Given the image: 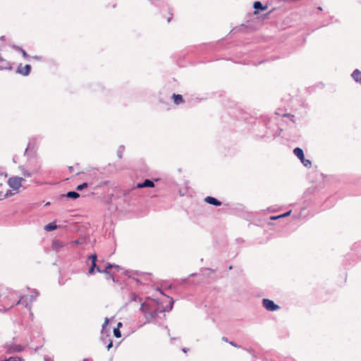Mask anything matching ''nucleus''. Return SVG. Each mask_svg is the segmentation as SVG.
Listing matches in <instances>:
<instances>
[{
    "label": "nucleus",
    "mask_w": 361,
    "mask_h": 361,
    "mask_svg": "<svg viewBox=\"0 0 361 361\" xmlns=\"http://www.w3.org/2000/svg\"><path fill=\"white\" fill-rule=\"evenodd\" d=\"M39 169H34L32 171H31V173H32V175L37 174V173H39Z\"/></svg>",
    "instance_id": "obj_28"
},
{
    "label": "nucleus",
    "mask_w": 361,
    "mask_h": 361,
    "mask_svg": "<svg viewBox=\"0 0 361 361\" xmlns=\"http://www.w3.org/2000/svg\"><path fill=\"white\" fill-rule=\"evenodd\" d=\"M172 98L173 99L174 103L177 105L183 103V99L180 94H173Z\"/></svg>",
    "instance_id": "obj_14"
},
{
    "label": "nucleus",
    "mask_w": 361,
    "mask_h": 361,
    "mask_svg": "<svg viewBox=\"0 0 361 361\" xmlns=\"http://www.w3.org/2000/svg\"><path fill=\"white\" fill-rule=\"evenodd\" d=\"M195 275H196V274H192L190 275V276H195Z\"/></svg>",
    "instance_id": "obj_36"
},
{
    "label": "nucleus",
    "mask_w": 361,
    "mask_h": 361,
    "mask_svg": "<svg viewBox=\"0 0 361 361\" xmlns=\"http://www.w3.org/2000/svg\"><path fill=\"white\" fill-rule=\"evenodd\" d=\"M109 337H110V336L108 334H106V333H104V335L101 334V340H102V343L104 344H106V343H108L109 339H110Z\"/></svg>",
    "instance_id": "obj_20"
},
{
    "label": "nucleus",
    "mask_w": 361,
    "mask_h": 361,
    "mask_svg": "<svg viewBox=\"0 0 361 361\" xmlns=\"http://www.w3.org/2000/svg\"><path fill=\"white\" fill-rule=\"evenodd\" d=\"M169 306L164 307L161 303L154 299L147 298L140 305V311L145 318V324L151 323L157 317H159V314L165 317V312L171 311L173 307L174 301L169 298Z\"/></svg>",
    "instance_id": "obj_2"
},
{
    "label": "nucleus",
    "mask_w": 361,
    "mask_h": 361,
    "mask_svg": "<svg viewBox=\"0 0 361 361\" xmlns=\"http://www.w3.org/2000/svg\"><path fill=\"white\" fill-rule=\"evenodd\" d=\"M253 7L255 9H260L262 11H264L267 8V6H263L260 1H255L253 4Z\"/></svg>",
    "instance_id": "obj_18"
},
{
    "label": "nucleus",
    "mask_w": 361,
    "mask_h": 361,
    "mask_svg": "<svg viewBox=\"0 0 361 361\" xmlns=\"http://www.w3.org/2000/svg\"><path fill=\"white\" fill-rule=\"evenodd\" d=\"M109 322V319L106 317L105 318V320H104V324H102V332H101V334L104 335V333H106V331H105V328L106 326L108 325Z\"/></svg>",
    "instance_id": "obj_22"
},
{
    "label": "nucleus",
    "mask_w": 361,
    "mask_h": 361,
    "mask_svg": "<svg viewBox=\"0 0 361 361\" xmlns=\"http://www.w3.org/2000/svg\"><path fill=\"white\" fill-rule=\"evenodd\" d=\"M56 228H57V225L54 222L48 224L47 225H46L44 226V230L48 232L52 231Z\"/></svg>",
    "instance_id": "obj_15"
},
{
    "label": "nucleus",
    "mask_w": 361,
    "mask_h": 361,
    "mask_svg": "<svg viewBox=\"0 0 361 361\" xmlns=\"http://www.w3.org/2000/svg\"><path fill=\"white\" fill-rule=\"evenodd\" d=\"M204 202L208 203V204L216 206V207H219V206L221 205V201H219L216 198H215L214 197H211V196L206 197L204 198Z\"/></svg>",
    "instance_id": "obj_11"
},
{
    "label": "nucleus",
    "mask_w": 361,
    "mask_h": 361,
    "mask_svg": "<svg viewBox=\"0 0 361 361\" xmlns=\"http://www.w3.org/2000/svg\"><path fill=\"white\" fill-rule=\"evenodd\" d=\"M67 245V243L56 239L53 240L51 247L54 251L59 252L61 250L63 247H66Z\"/></svg>",
    "instance_id": "obj_9"
},
{
    "label": "nucleus",
    "mask_w": 361,
    "mask_h": 361,
    "mask_svg": "<svg viewBox=\"0 0 361 361\" xmlns=\"http://www.w3.org/2000/svg\"><path fill=\"white\" fill-rule=\"evenodd\" d=\"M222 340L225 342H228V339L226 337H222Z\"/></svg>",
    "instance_id": "obj_34"
},
{
    "label": "nucleus",
    "mask_w": 361,
    "mask_h": 361,
    "mask_svg": "<svg viewBox=\"0 0 361 361\" xmlns=\"http://www.w3.org/2000/svg\"><path fill=\"white\" fill-rule=\"evenodd\" d=\"M82 361H91V360H89V359H87V358H84V359L82 360Z\"/></svg>",
    "instance_id": "obj_35"
},
{
    "label": "nucleus",
    "mask_w": 361,
    "mask_h": 361,
    "mask_svg": "<svg viewBox=\"0 0 361 361\" xmlns=\"http://www.w3.org/2000/svg\"><path fill=\"white\" fill-rule=\"evenodd\" d=\"M154 183L153 180L150 179H145L142 183H138L135 188H154Z\"/></svg>",
    "instance_id": "obj_10"
},
{
    "label": "nucleus",
    "mask_w": 361,
    "mask_h": 361,
    "mask_svg": "<svg viewBox=\"0 0 361 361\" xmlns=\"http://www.w3.org/2000/svg\"><path fill=\"white\" fill-rule=\"evenodd\" d=\"M8 192H6L5 195V197H8Z\"/></svg>",
    "instance_id": "obj_37"
},
{
    "label": "nucleus",
    "mask_w": 361,
    "mask_h": 361,
    "mask_svg": "<svg viewBox=\"0 0 361 361\" xmlns=\"http://www.w3.org/2000/svg\"><path fill=\"white\" fill-rule=\"evenodd\" d=\"M66 196L68 198L77 199L78 197H79L80 195L77 192L69 191L66 193Z\"/></svg>",
    "instance_id": "obj_17"
},
{
    "label": "nucleus",
    "mask_w": 361,
    "mask_h": 361,
    "mask_svg": "<svg viewBox=\"0 0 361 361\" xmlns=\"http://www.w3.org/2000/svg\"><path fill=\"white\" fill-rule=\"evenodd\" d=\"M97 255L94 254L90 255L88 257V261H90L91 265L88 271L89 274H92L94 272V270L96 269L97 272L99 273H104V274H109V269H114L115 271H118L120 269V267L115 264H111V263H106L105 265V267L104 269L102 268L101 266L97 265L96 261H97Z\"/></svg>",
    "instance_id": "obj_3"
},
{
    "label": "nucleus",
    "mask_w": 361,
    "mask_h": 361,
    "mask_svg": "<svg viewBox=\"0 0 361 361\" xmlns=\"http://www.w3.org/2000/svg\"><path fill=\"white\" fill-rule=\"evenodd\" d=\"M263 307L268 311L274 312L280 309V307L275 304L274 302L269 299L262 300Z\"/></svg>",
    "instance_id": "obj_6"
},
{
    "label": "nucleus",
    "mask_w": 361,
    "mask_h": 361,
    "mask_svg": "<svg viewBox=\"0 0 361 361\" xmlns=\"http://www.w3.org/2000/svg\"><path fill=\"white\" fill-rule=\"evenodd\" d=\"M130 297L132 300H136L137 298V296L135 293H132Z\"/></svg>",
    "instance_id": "obj_27"
},
{
    "label": "nucleus",
    "mask_w": 361,
    "mask_h": 361,
    "mask_svg": "<svg viewBox=\"0 0 361 361\" xmlns=\"http://www.w3.org/2000/svg\"><path fill=\"white\" fill-rule=\"evenodd\" d=\"M125 150V147L123 145L119 146L117 149V156L119 159L122 158L123 153Z\"/></svg>",
    "instance_id": "obj_21"
},
{
    "label": "nucleus",
    "mask_w": 361,
    "mask_h": 361,
    "mask_svg": "<svg viewBox=\"0 0 361 361\" xmlns=\"http://www.w3.org/2000/svg\"><path fill=\"white\" fill-rule=\"evenodd\" d=\"M44 360L45 361H53V360L51 358H49V357H45Z\"/></svg>",
    "instance_id": "obj_33"
},
{
    "label": "nucleus",
    "mask_w": 361,
    "mask_h": 361,
    "mask_svg": "<svg viewBox=\"0 0 361 361\" xmlns=\"http://www.w3.org/2000/svg\"><path fill=\"white\" fill-rule=\"evenodd\" d=\"M14 49H16L17 51H20V53L22 54L24 58H30V56L27 54V52L23 49L21 47H16V46H14L13 47Z\"/></svg>",
    "instance_id": "obj_19"
},
{
    "label": "nucleus",
    "mask_w": 361,
    "mask_h": 361,
    "mask_svg": "<svg viewBox=\"0 0 361 361\" xmlns=\"http://www.w3.org/2000/svg\"><path fill=\"white\" fill-rule=\"evenodd\" d=\"M170 21H171V18H169L168 19V22H170Z\"/></svg>",
    "instance_id": "obj_39"
},
{
    "label": "nucleus",
    "mask_w": 361,
    "mask_h": 361,
    "mask_svg": "<svg viewBox=\"0 0 361 361\" xmlns=\"http://www.w3.org/2000/svg\"><path fill=\"white\" fill-rule=\"evenodd\" d=\"M19 170L21 173V174L24 176V177H27V178H29V177H31L32 176V173H31V171H30L29 170H27L25 166H19Z\"/></svg>",
    "instance_id": "obj_13"
},
{
    "label": "nucleus",
    "mask_w": 361,
    "mask_h": 361,
    "mask_svg": "<svg viewBox=\"0 0 361 361\" xmlns=\"http://www.w3.org/2000/svg\"><path fill=\"white\" fill-rule=\"evenodd\" d=\"M293 154L300 159L302 165L310 169L312 167V161L305 158L303 150L300 147H295L293 149Z\"/></svg>",
    "instance_id": "obj_4"
},
{
    "label": "nucleus",
    "mask_w": 361,
    "mask_h": 361,
    "mask_svg": "<svg viewBox=\"0 0 361 361\" xmlns=\"http://www.w3.org/2000/svg\"><path fill=\"white\" fill-rule=\"evenodd\" d=\"M23 180L24 178L13 176L8 179V184L12 189L17 190L21 187Z\"/></svg>",
    "instance_id": "obj_5"
},
{
    "label": "nucleus",
    "mask_w": 361,
    "mask_h": 361,
    "mask_svg": "<svg viewBox=\"0 0 361 361\" xmlns=\"http://www.w3.org/2000/svg\"><path fill=\"white\" fill-rule=\"evenodd\" d=\"M32 59L37 60V61H42L43 58L40 56H32Z\"/></svg>",
    "instance_id": "obj_26"
},
{
    "label": "nucleus",
    "mask_w": 361,
    "mask_h": 361,
    "mask_svg": "<svg viewBox=\"0 0 361 361\" xmlns=\"http://www.w3.org/2000/svg\"><path fill=\"white\" fill-rule=\"evenodd\" d=\"M122 325H123V324H122V323H121V322H118V323L117 324V327H116V328H118V329H120V328L122 326Z\"/></svg>",
    "instance_id": "obj_31"
},
{
    "label": "nucleus",
    "mask_w": 361,
    "mask_h": 361,
    "mask_svg": "<svg viewBox=\"0 0 361 361\" xmlns=\"http://www.w3.org/2000/svg\"><path fill=\"white\" fill-rule=\"evenodd\" d=\"M288 116L290 118V120L292 121V122L295 123V120H294L295 116L293 115H288Z\"/></svg>",
    "instance_id": "obj_29"
},
{
    "label": "nucleus",
    "mask_w": 361,
    "mask_h": 361,
    "mask_svg": "<svg viewBox=\"0 0 361 361\" xmlns=\"http://www.w3.org/2000/svg\"><path fill=\"white\" fill-rule=\"evenodd\" d=\"M114 335L116 338H120L121 336V333L120 329H118V328H115L114 329Z\"/></svg>",
    "instance_id": "obj_23"
},
{
    "label": "nucleus",
    "mask_w": 361,
    "mask_h": 361,
    "mask_svg": "<svg viewBox=\"0 0 361 361\" xmlns=\"http://www.w3.org/2000/svg\"><path fill=\"white\" fill-rule=\"evenodd\" d=\"M2 177V173H0V178ZM0 185H1V183H0Z\"/></svg>",
    "instance_id": "obj_38"
},
{
    "label": "nucleus",
    "mask_w": 361,
    "mask_h": 361,
    "mask_svg": "<svg viewBox=\"0 0 361 361\" xmlns=\"http://www.w3.org/2000/svg\"><path fill=\"white\" fill-rule=\"evenodd\" d=\"M351 76L355 82L361 84V71H359L358 69L355 70L352 73Z\"/></svg>",
    "instance_id": "obj_12"
},
{
    "label": "nucleus",
    "mask_w": 361,
    "mask_h": 361,
    "mask_svg": "<svg viewBox=\"0 0 361 361\" xmlns=\"http://www.w3.org/2000/svg\"><path fill=\"white\" fill-rule=\"evenodd\" d=\"M4 348L6 349V352L8 353H13L20 352L24 349V347L20 345H13V344H8L6 343L4 345Z\"/></svg>",
    "instance_id": "obj_8"
},
{
    "label": "nucleus",
    "mask_w": 361,
    "mask_h": 361,
    "mask_svg": "<svg viewBox=\"0 0 361 361\" xmlns=\"http://www.w3.org/2000/svg\"><path fill=\"white\" fill-rule=\"evenodd\" d=\"M106 348L108 350H110V348H112V346H113V342L111 339H109L108 343H106Z\"/></svg>",
    "instance_id": "obj_25"
},
{
    "label": "nucleus",
    "mask_w": 361,
    "mask_h": 361,
    "mask_svg": "<svg viewBox=\"0 0 361 361\" xmlns=\"http://www.w3.org/2000/svg\"><path fill=\"white\" fill-rule=\"evenodd\" d=\"M16 295V293L9 288H4L1 290L0 303L4 310L10 309L16 305H22L30 310L32 303L35 301L39 295V293L36 290H32L30 295L21 296L17 301H13V298Z\"/></svg>",
    "instance_id": "obj_1"
},
{
    "label": "nucleus",
    "mask_w": 361,
    "mask_h": 361,
    "mask_svg": "<svg viewBox=\"0 0 361 361\" xmlns=\"http://www.w3.org/2000/svg\"><path fill=\"white\" fill-rule=\"evenodd\" d=\"M31 71V66L29 64L23 66L22 63L19 64L16 72L23 76H27L30 75Z\"/></svg>",
    "instance_id": "obj_7"
},
{
    "label": "nucleus",
    "mask_w": 361,
    "mask_h": 361,
    "mask_svg": "<svg viewBox=\"0 0 361 361\" xmlns=\"http://www.w3.org/2000/svg\"><path fill=\"white\" fill-rule=\"evenodd\" d=\"M107 275H109V278H111L114 280V277H113V275L110 272V271L109 270V274H106Z\"/></svg>",
    "instance_id": "obj_30"
},
{
    "label": "nucleus",
    "mask_w": 361,
    "mask_h": 361,
    "mask_svg": "<svg viewBox=\"0 0 361 361\" xmlns=\"http://www.w3.org/2000/svg\"><path fill=\"white\" fill-rule=\"evenodd\" d=\"M88 186V183H83L82 184H80L79 185L77 186L76 189L78 190H83L84 188H87Z\"/></svg>",
    "instance_id": "obj_24"
},
{
    "label": "nucleus",
    "mask_w": 361,
    "mask_h": 361,
    "mask_svg": "<svg viewBox=\"0 0 361 361\" xmlns=\"http://www.w3.org/2000/svg\"><path fill=\"white\" fill-rule=\"evenodd\" d=\"M291 213V211H288L283 214H280V215H278V216H271L270 217V219L271 220H276V219H281V218H283V217H286L288 216H289Z\"/></svg>",
    "instance_id": "obj_16"
},
{
    "label": "nucleus",
    "mask_w": 361,
    "mask_h": 361,
    "mask_svg": "<svg viewBox=\"0 0 361 361\" xmlns=\"http://www.w3.org/2000/svg\"><path fill=\"white\" fill-rule=\"evenodd\" d=\"M231 345L234 346V347H238V345L233 341H230L228 342Z\"/></svg>",
    "instance_id": "obj_32"
}]
</instances>
